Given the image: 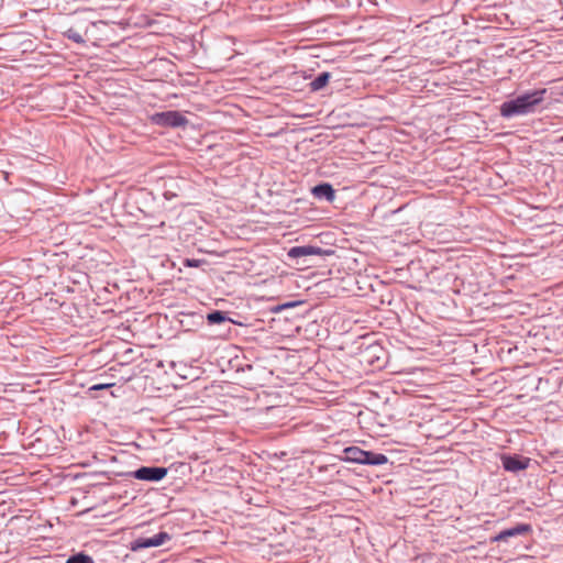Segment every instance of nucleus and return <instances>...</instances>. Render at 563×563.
<instances>
[{"label":"nucleus","mask_w":563,"mask_h":563,"mask_svg":"<svg viewBox=\"0 0 563 563\" xmlns=\"http://www.w3.org/2000/svg\"><path fill=\"white\" fill-rule=\"evenodd\" d=\"M547 89L527 91L501 103L499 112L505 119L534 113L544 100Z\"/></svg>","instance_id":"obj_1"},{"label":"nucleus","mask_w":563,"mask_h":563,"mask_svg":"<svg viewBox=\"0 0 563 563\" xmlns=\"http://www.w3.org/2000/svg\"><path fill=\"white\" fill-rule=\"evenodd\" d=\"M150 121L164 128H184L188 124V119L179 111L169 110L148 114Z\"/></svg>","instance_id":"obj_2"},{"label":"nucleus","mask_w":563,"mask_h":563,"mask_svg":"<svg viewBox=\"0 0 563 563\" xmlns=\"http://www.w3.org/2000/svg\"><path fill=\"white\" fill-rule=\"evenodd\" d=\"M143 390H161L162 387L155 383V376L159 377L161 374H166L164 364L158 360H151L143 362Z\"/></svg>","instance_id":"obj_3"},{"label":"nucleus","mask_w":563,"mask_h":563,"mask_svg":"<svg viewBox=\"0 0 563 563\" xmlns=\"http://www.w3.org/2000/svg\"><path fill=\"white\" fill-rule=\"evenodd\" d=\"M169 441V432L165 429H143V449H154Z\"/></svg>","instance_id":"obj_4"},{"label":"nucleus","mask_w":563,"mask_h":563,"mask_svg":"<svg viewBox=\"0 0 563 563\" xmlns=\"http://www.w3.org/2000/svg\"><path fill=\"white\" fill-rule=\"evenodd\" d=\"M332 253L333 251L331 250H324L316 245H298L290 247L287 256L290 260H300L308 256H328Z\"/></svg>","instance_id":"obj_5"},{"label":"nucleus","mask_w":563,"mask_h":563,"mask_svg":"<svg viewBox=\"0 0 563 563\" xmlns=\"http://www.w3.org/2000/svg\"><path fill=\"white\" fill-rule=\"evenodd\" d=\"M530 459L521 455H510L504 454L501 455V465L505 471L510 473H518L520 471L527 470L530 465Z\"/></svg>","instance_id":"obj_6"},{"label":"nucleus","mask_w":563,"mask_h":563,"mask_svg":"<svg viewBox=\"0 0 563 563\" xmlns=\"http://www.w3.org/2000/svg\"><path fill=\"white\" fill-rule=\"evenodd\" d=\"M311 194L319 200L332 202L335 198V191L331 184L321 183L312 187Z\"/></svg>","instance_id":"obj_7"},{"label":"nucleus","mask_w":563,"mask_h":563,"mask_svg":"<svg viewBox=\"0 0 563 563\" xmlns=\"http://www.w3.org/2000/svg\"><path fill=\"white\" fill-rule=\"evenodd\" d=\"M167 472V467L163 466H143V482H159Z\"/></svg>","instance_id":"obj_8"},{"label":"nucleus","mask_w":563,"mask_h":563,"mask_svg":"<svg viewBox=\"0 0 563 563\" xmlns=\"http://www.w3.org/2000/svg\"><path fill=\"white\" fill-rule=\"evenodd\" d=\"M364 450L358 446H347L342 451L341 460L349 463H363Z\"/></svg>","instance_id":"obj_9"},{"label":"nucleus","mask_w":563,"mask_h":563,"mask_svg":"<svg viewBox=\"0 0 563 563\" xmlns=\"http://www.w3.org/2000/svg\"><path fill=\"white\" fill-rule=\"evenodd\" d=\"M387 462L388 457L385 454L364 450L362 465L379 466Z\"/></svg>","instance_id":"obj_10"},{"label":"nucleus","mask_w":563,"mask_h":563,"mask_svg":"<svg viewBox=\"0 0 563 563\" xmlns=\"http://www.w3.org/2000/svg\"><path fill=\"white\" fill-rule=\"evenodd\" d=\"M331 78V74L328 71L320 73L310 84L311 91H319L327 86Z\"/></svg>","instance_id":"obj_11"},{"label":"nucleus","mask_w":563,"mask_h":563,"mask_svg":"<svg viewBox=\"0 0 563 563\" xmlns=\"http://www.w3.org/2000/svg\"><path fill=\"white\" fill-rule=\"evenodd\" d=\"M207 321L209 324H220L223 322H233L224 311L214 310L207 314Z\"/></svg>","instance_id":"obj_12"},{"label":"nucleus","mask_w":563,"mask_h":563,"mask_svg":"<svg viewBox=\"0 0 563 563\" xmlns=\"http://www.w3.org/2000/svg\"><path fill=\"white\" fill-rule=\"evenodd\" d=\"M168 539H169V536L164 531H161L158 534H156L153 538H146V539L143 538V549L162 545Z\"/></svg>","instance_id":"obj_13"},{"label":"nucleus","mask_w":563,"mask_h":563,"mask_svg":"<svg viewBox=\"0 0 563 563\" xmlns=\"http://www.w3.org/2000/svg\"><path fill=\"white\" fill-rule=\"evenodd\" d=\"M526 530H503L500 533H498L495 537H492L493 542H501L507 541L509 538L515 537L517 534H520L525 532Z\"/></svg>","instance_id":"obj_14"},{"label":"nucleus","mask_w":563,"mask_h":563,"mask_svg":"<svg viewBox=\"0 0 563 563\" xmlns=\"http://www.w3.org/2000/svg\"><path fill=\"white\" fill-rule=\"evenodd\" d=\"M66 563H93V560L84 553L71 555Z\"/></svg>","instance_id":"obj_15"},{"label":"nucleus","mask_w":563,"mask_h":563,"mask_svg":"<svg viewBox=\"0 0 563 563\" xmlns=\"http://www.w3.org/2000/svg\"><path fill=\"white\" fill-rule=\"evenodd\" d=\"M200 263H201L200 260H195V258H186L184 261V265L187 267H198L200 265Z\"/></svg>","instance_id":"obj_16"},{"label":"nucleus","mask_w":563,"mask_h":563,"mask_svg":"<svg viewBox=\"0 0 563 563\" xmlns=\"http://www.w3.org/2000/svg\"><path fill=\"white\" fill-rule=\"evenodd\" d=\"M114 384L112 383H106V384H96V385H92L89 390H101V389H107V388H110L112 387Z\"/></svg>","instance_id":"obj_17"},{"label":"nucleus","mask_w":563,"mask_h":563,"mask_svg":"<svg viewBox=\"0 0 563 563\" xmlns=\"http://www.w3.org/2000/svg\"><path fill=\"white\" fill-rule=\"evenodd\" d=\"M157 85H158V84H157V82H155V81H148V85H147V86H144V85H143L142 90H143V92H144L145 90H146V91H150V90H152V86L154 87V86H157ZM144 102H146V100H144V99H143V103H144ZM147 103H151V102H150V101H147Z\"/></svg>","instance_id":"obj_18"},{"label":"nucleus","mask_w":563,"mask_h":563,"mask_svg":"<svg viewBox=\"0 0 563 563\" xmlns=\"http://www.w3.org/2000/svg\"><path fill=\"white\" fill-rule=\"evenodd\" d=\"M133 551H136L139 549H141V539H136L132 542V548H131Z\"/></svg>","instance_id":"obj_19"},{"label":"nucleus","mask_w":563,"mask_h":563,"mask_svg":"<svg viewBox=\"0 0 563 563\" xmlns=\"http://www.w3.org/2000/svg\"><path fill=\"white\" fill-rule=\"evenodd\" d=\"M296 305H297V302H287V303L280 306L278 309L290 308V307H295Z\"/></svg>","instance_id":"obj_20"},{"label":"nucleus","mask_w":563,"mask_h":563,"mask_svg":"<svg viewBox=\"0 0 563 563\" xmlns=\"http://www.w3.org/2000/svg\"><path fill=\"white\" fill-rule=\"evenodd\" d=\"M133 475L135 478L141 479V476H142L141 468L134 471Z\"/></svg>","instance_id":"obj_21"},{"label":"nucleus","mask_w":563,"mask_h":563,"mask_svg":"<svg viewBox=\"0 0 563 563\" xmlns=\"http://www.w3.org/2000/svg\"><path fill=\"white\" fill-rule=\"evenodd\" d=\"M69 37L74 38L76 42H81L82 41L81 36L77 35V34L76 35H69Z\"/></svg>","instance_id":"obj_22"},{"label":"nucleus","mask_w":563,"mask_h":563,"mask_svg":"<svg viewBox=\"0 0 563 563\" xmlns=\"http://www.w3.org/2000/svg\"><path fill=\"white\" fill-rule=\"evenodd\" d=\"M515 528L523 529V528H530V526L527 523H518Z\"/></svg>","instance_id":"obj_23"},{"label":"nucleus","mask_w":563,"mask_h":563,"mask_svg":"<svg viewBox=\"0 0 563 563\" xmlns=\"http://www.w3.org/2000/svg\"><path fill=\"white\" fill-rule=\"evenodd\" d=\"M145 24H150V22H148V21H146V22H145V21L143 20L142 25L144 26Z\"/></svg>","instance_id":"obj_24"}]
</instances>
